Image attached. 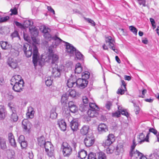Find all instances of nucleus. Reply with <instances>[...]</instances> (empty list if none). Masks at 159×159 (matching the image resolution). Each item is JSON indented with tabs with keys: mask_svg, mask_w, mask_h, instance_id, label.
<instances>
[{
	"mask_svg": "<svg viewBox=\"0 0 159 159\" xmlns=\"http://www.w3.org/2000/svg\"><path fill=\"white\" fill-rule=\"evenodd\" d=\"M23 50L26 56L27 57H30L33 53V62L35 66L38 65H42L43 62L40 61L39 58V54L37 48L35 46L30 47L27 43L24 45Z\"/></svg>",
	"mask_w": 159,
	"mask_h": 159,
	"instance_id": "obj_1",
	"label": "nucleus"
},
{
	"mask_svg": "<svg viewBox=\"0 0 159 159\" xmlns=\"http://www.w3.org/2000/svg\"><path fill=\"white\" fill-rule=\"evenodd\" d=\"M11 84L13 85V89L16 92H20L23 89L24 82L20 75L13 76L11 80Z\"/></svg>",
	"mask_w": 159,
	"mask_h": 159,
	"instance_id": "obj_2",
	"label": "nucleus"
},
{
	"mask_svg": "<svg viewBox=\"0 0 159 159\" xmlns=\"http://www.w3.org/2000/svg\"><path fill=\"white\" fill-rule=\"evenodd\" d=\"M61 150L64 157H68L72 153V149L70 145L66 142H63L61 146Z\"/></svg>",
	"mask_w": 159,
	"mask_h": 159,
	"instance_id": "obj_3",
	"label": "nucleus"
},
{
	"mask_svg": "<svg viewBox=\"0 0 159 159\" xmlns=\"http://www.w3.org/2000/svg\"><path fill=\"white\" fill-rule=\"evenodd\" d=\"M8 106L12 112L10 117L11 120L13 122H16L18 119V117L16 113V108L13 104L11 102L9 103Z\"/></svg>",
	"mask_w": 159,
	"mask_h": 159,
	"instance_id": "obj_4",
	"label": "nucleus"
},
{
	"mask_svg": "<svg viewBox=\"0 0 159 159\" xmlns=\"http://www.w3.org/2000/svg\"><path fill=\"white\" fill-rule=\"evenodd\" d=\"M68 121L70 122V126L72 130L76 131L78 129L79 124L77 119H73L72 117L70 116H68Z\"/></svg>",
	"mask_w": 159,
	"mask_h": 159,
	"instance_id": "obj_5",
	"label": "nucleus"
},
{
	"mask_svg": "<svg viewBox=\"0 0 159 159\" xmlns=\"http://www.w3.org/2000/svg\"><path fill=\"white\" fill-rule=\"evenodd\" d=\"M43 147H44L45 151L49 157H51L53 156L54 148L50 142H46Z\"/></svg>",
	"mask_w": 159,
	"mask_h": 159,
	"instance_id": "obj_6",
	"label": "nucleus"
},
{
	"mask_svg": "<svg viewBox=\"0 0 159 159\" xmlns=\"http://www.w3.org/2000/svg\"><path fill=\"white\" fill-rule=\"evenodd\" d=\"M65 43V46L66 47V52L69 54L70 56L74 55V53L76 51V48L71 44L67 42L63 41Z\"/></svg>",
	"mask_w": 159,
	"mask_h": 159,
	"instance_id": "obj_7",
	"label": "nucleus"
},
{
	"mask_svg": "<svg viewBox=\"0 0 159 159\" xmlns=\"http://www.w3.org/2000/svg\"><path fill=\"white\" fill-rule=\"evenodd\" d=\"M149 134H146L145 132H142L139 134L137 136L138 143L141 144L145 142H148Z\"/></svg>",
	"mask_w": 159,
	"mask_h": 159,
	"instance_id": "obj_8",
	"label": "nucleus"
},
{
	"mask_svg": "<svg viewBox=\"0 0 159 159\" xmlns=\"http://www.w3.org/2000/svg\"><path fill=\"white\" fill-rule=\"evenodd\" d=\"M48 59H44V56H42V58L41 59L40 61L43 62L42 65L44 61H48L51 62L52 64L54 63L58 59V56L55 54H52V53L50 54L48 56Z\"/></svg>",
	"mask_w": 159,
	"mask_h": 159,
	"instance_id": "obj_9",
	"label": "nucleus"
},
{
	"mask_svg": "<svg viewBox=\"0 0 159 159\" xmlns=\"http://www.w3.org/2000/svg\"><path fill=\"white\" fill-rule=\"evenodd\" d=\"M22 125L23 131L26 133L29 134L32 126L31 123L28 120H24L22 121Z\"/></svg>",
	"mask_w": 159,
	"mask_h": 159,
	"instance_id": "obj_10",
	"label": "nucleus"
},
{
	"mask_svg": "<svg viewBox=\"0 0 159 159\" xmlns=\"http://www.w3.org/2000/svg\"><path fill=\"white\" fill-rule=\"evenodd\" d=\"M95 142V139L93 135H88L84 139V142L87 147L92 146Z\"/></svg>",
	"mask_w": 159,
	"mask_h": 159,
	"instance_id": "obj_11",
	"label": "nucleus"
},
{
	"mask_svg": "<svg viewBox=\"0 0 159 159\" xmlns=\"http://www.w3.org/2000/svg\"><path fill=\"white\" fill-rule=\"evenodd\" d=\"M77 86L79 88L83 89L86 87L88 84V81L82 78H79L77 80H76Z\"/></svg>",
	"mask_w": 159,
	"mask_h": 159,
	"instance_id": "obj_12",
	"label": "nucleus"
},
{
	"mask_svg": "<svg viewBox=\"0 0 159 159\" xmlns=\"http://www.w3.org/2000/svg\"><path fill=\"white\" fill-rule=\"evenodd\" d=\"M115 140L114 135L112 134H109L107 139L103 142V145L104 146H109Z\"/></svg>",
	"mask_w": 159,
	"mask_h": 159,
	"instance_id": "obj_13",
	"label": "nucleus"
},
{
	"mask_svg": "<svg viewBox=\"0 0 159 159\" xmlns=\"http://www.w3.org/2000/svg\"><path fill=\"white\" fill-rule=\"evenodd\" d=\"M76 79L75 76L70 77L67 80V85L69 88L77 86Z\"/></svg>",
	"mask_w": 159,
	"mask_h": 159,
	"instance_id": "obj_14",
	"label": "nucleus"
},
{
	"mask_svg": "<svg viewBox=\"0 0 159 159\" xmlns=\"http://www.w3.org/2000/svg\"><path fill=\"white\" fill-rule=\"evenodd\" d=\"M106 42L107 43H108L110 46V48L111 49L115 52H116V50L114 47V43L115 41L112 39L111 36H108L106 38Z\"/></svg>",
	"mask_w": 159,
	"mask_h": 159,
	"instance_id": "obj_15",
	"label": "nucleus"
},
{
	"mask_svg": "<svg viewBox=\"0 0 159 159\" xmlns=\"http://www.w3.org/2000/svg\"><path fill=\"white\" fill-rule=\"evenodd\" d=\"M8 65L11 68L15 69L17 66V62L16 59L9 57L7 61Z\"/></svg>",
	"mask_w": 159,
	"mask_h": 159,
	"instance_id": "obj_16",
	"label": "nucleus"
},
{
	"mask_svg": "<svg viewBox=\"0 0 159 159\" xmlns=\"http://www.w3.org/2000/svg\"><path fill=\"white\" fill-rule=\"evenodd\" d=\"M57 65L55 64V67L52 68L51 75L54 78L59 77L60 75V70L57 68Z\"/></svg>",
	"mask_w": 159,
	"mask_h": 159,
	"instance_id": "obj_17",
	"label": "nucleus"
},
{
	"mask_svg": "<svg viewBox=\"0 0 159 159\" xmlns=\"http://www.w3.org/2000/svg\"><path fill=\"white\" fill-rule=\"evenodd\" d=\"M57 124L62 131H65L66 130V124L64 120L59 119L57 121Z\"/></svg>",
	"mask_w": 159,
	"mask_h": 159,
	"instance_id": "obj_18",
	"label": "nucleus"
},
{
	"mask_svg": "<svg viewBox=\"0 0 159 159\" xmlns=\"http://www.w3.org/2000/svg\"><path fill=\"white\" fill-rule=\"evenodd\" d=\"M98 130L100 133H102L108 131L107 125L104 123L100 124L98 127Z\"/></svg>",
	"mask_w": 159,
	"mask_h": 159,
	"instance_id": "obj_19",
	"label": "nucleus"
},
{
	"mask_svg": "<svg viewBox=\"0 0 159 159\" xmlns=\"http://www.w3.org/2000/svg\"><path fill=\"white\" fill-rule=\"evenodd\" d=\"M8 139L11 145L13 148L16 147V143L14 139V137L11 133H10L8 134Z\"/></svg>",
	"mask_w": 159,
	"mask_h": 159,
	"instance_id": "obj_20",
	"label": "nucleus"
},
{
	"mask_svg": "<svg viewBox=\"0 0 159 159\" xmlns=\"http://www.w3.org/2000/svg\"><path fill=\"white\" fill-rule=\"evenodd\" d=\"M52 40L53 44H52V47L53 48H56L57 46H58L61 42L63 43L64 41L62 40L61 39L57 37L56 36L53 37V39Z\"/></svg>",
	"mask_w": 159,
	"mask_h": 159,
	"instance_id": "obj_21",
	"label": "nucleus"
},
{
	"mask_svg": "<svg viewBox=\"0 0 159 159\" xmlns=\"http://www.w3.org/2000/svg\"><path fill=\"white\" fill-rule=\"evenodd\" d=\"M121 86L120 88L118 89L117 93L118 94H120L122 95L124 93L125 91H126V84L124 80H121Z\"/></svg>",
	"mask_w": 159,
	"mask_h": 159,
	"instance_id": "obj_22",
	"label": "nucleus"
},
{
	"mask_svg": "<svg viewBox=\"0 0 159 159\" xmlns=\"http://www.w3.org/2000/svg\"><path fill=\"white\" fill-rule=\"evenodd\" d=\"M118 109L120 113L116 112L114 114L113 116L117 117H119L120 115V114L122 115H124L126 117H128V112L126 111L124 109H120V107H118Z\"/></svg>",
	"mask_w": 159,
	"mask_h": 159,
	"instance_id": "obj_23",
	"label": "nucleus"
},
{
	"mask_svg": "<svg viewBox=\"0 0 159 159\" xmlns=\"http://www.w3.org/2000/svg\"><path fill=\"white\" fill-rule=\"evenodd\" d=\"M98 110L89 109L88 111L87 114L91 117H96L98 115Z\"/></svg>",
	"mask_w": 159,
	"mask_h": 159,
	"instance_id": "obj_24",
	"label": "nucleus"
},
{
	"mask_svg": "<svg viewBox=\"0 0 159 159\" xmlns=\"http://www.w3.org/2000/svg\"><path fill=\"white\" fill-rule=\"evenodd\" d=\"M7 112L2 105H0V120L4 119L7 115Z\"/></svg>",
	"mask_w": 159,
	"mask_h": 159,
	"instance_id": "obj_25",
	"label": "nucleus"
},
{
	"mask_svg": "<svg viewBox=\"0 0 159 159\" xmlns=\"http://www.w3.org/2000/svg\"><path fill=\"white\" fill-rule=\"evenodd\" d=\"M0 45L3 49L7 50L11 48V45L8 42L2 41L0 42Z\"/></svg>",
	"mask_w": 159,
	"mask_h": 159,
	"instance_id": "obj_26",
	"label": "nucleus"
},
{
	"mask_svg": "<svg viewBox=\"0 0 159 159\" xmlns=\"http://www.w3.org/2000/svg\"><path fill=\"white\" fill-rule=\"evenodd\" d=\"M75 53V60H78L81 61L84 60V56L78 50H76Z\"/></svg>",
	"mask_w": 159,
	"mask_h": 159,
	"instance_id": "obj_27",
	"label": "nucleus"
},
{
	"mask_svg": "<svg viewBox=\"0 0 159 159\" xmlns=\"http://www.w3.org/2000/svg\"><path fill=\"white\" fill-rule=\"evenodd\" d=\"M34 109L31 107H29L28 108V111L26 114L27 117L28 118H32L34 117Z\"/></svg>",
	"mask_w": 159,
	"mask_h": 159,
	"instance_id": "obj_28",
	"label": "nucleus"
},
{
	"mask_svg": "<svg viewBox=\"0 0 159 159\" xmlns=\"http://www.w3.org/2000/svg\"><path fill=\"white\" fill-rule=\"evenodd\" d=\"M87 155V152L84 149H82L78 152V159H84Z\"/></svg>",
	"mask_w": 159,
	"mask_h": 159,
	"instance_id": "obj_29",
	"label": "nucleus"
},
{
	"mask_svg": "<svg viewBox=\"0 0 159 159\" xmlns=\"http://www.w3.org/2000/svg\"><path fill=\"white\" fill-rule=\"evenodd\" d=\"M56 107H53L50 111V118L52 119H55L57 117V114L56 112Z\"/></svg>",
	"mask_w": 159,
	"mask_h": 159,
	"instance_id": "obj_30",
	"label": "nucleus"
},
{
	"mask_svg": "<svg viewBox=\"0 0 159 159\" xmlns=\"http://www.w3.org/2000/svg\"><path fill=\"white\" fill-rule=\"evenodd\" d=\"M116 155H118L124 152L123 145L121 144H119L116 147Z\"/></svg>",
	"mask_w": 159,
	"mask_h": 159,
	"instance_id": "obj_31",
	"label": "nucleus"
},
{
	"mask_svg": "<svg viewBox=\"0 0 159 159\" xmlns=\"http://www.w3.org/2000/svg\"><path fill=\"white\" fill-rule=\"evenodd\" d=\"M142 154V153L139 152L137 150L135 152L133 150H131V152L130 153V156L131 157H134L135 158H137L138 157H140Z\"/></svg>",
	"mask_w": 159,
	"mask_h": 159,
	"instance_id": "obj_32",
	"label": "nucleus"
},
{
	"mask_svg": "<svg viewBox=\"0 0 159 159\" xmlns=\"http://www.w3.org/2000/svg\"><path fill=\"white\" fill-rule=\"evenodd\" d=\"M29 30L32 35V37H36L38 35V30L35 28L29 27Z\"/></svg>",
	"mask_w": 159,
	"mask_h": 159,
	"instance_id": "obj_33",
	"label": "nucleus"
},
{
	"mask_svg": "<svg viewBox=\"0 0 159 159\" xmlns=\"http://www.w3.org/2000/svg\"><path fill=\"white\" fill-rule=\"evenodd\" d=\"M89 127L88 125H84L80 129V133L82 135H85L88 132Z\"/></svg>",
	"mask_w": 159,
	"mask_h": 159,
	"instance_id": "obj_34",
	"label": "nucleus"
},
{
	"mask_svg": "<svg viewBox=\"0 0 159 159\" xmlns=\"http://www.w3.org/2000/svg\"><path fill=\"white\" fill-rule=\"evenodd\" d=\"M82 71V67L80 63H77L75 66V73L79 74Z\"/></svg>",
	"mask_w": 159,
	"mask_h": 159,
	"instance_id": "obj_35",
	"label": "nucleus"
},
{
	"mask_svg": "<svg viewBox=\"0 0 159 159\" xmlns=\"http://www.w3.org/2000/svg\"><path fill=\"white\" fill-rule=\"evenodd\" d=\"M7 147L6 140L3 138L0 139V148L2 149H4Z\"/></svg>",
	"mask_w": 159,
	"mask_h": 159,
	"instance_id": "obj_36",
	"label": "nucleus"
},
{
	"mask_svg": "<svg viewBox=\"0 0 159 159\" xmlns=\"http://www.w3.org/2000/svg\"><path fill=\"white\" fill-rule=\"evenodd\" d=\"M40 30L44 34L47 33H49L51 31V30L44 25L41 26L40 27Z\"/></svg>",
	"mask_w": 159,
	"mask_h": 159,
	"instance_id": "obj_37",
	"label": "nucleus"
},
{
	"mask_svg": "<svg viewBox=\"0 0 159 159\" xmlns=\"http://www.w3.org/2000/svg\"><path fill=\"white\" fill-rule=\"evenodd\" d=\"M150 159H159V151L156 150L150 156Z\"/></svg>",
	"mask_w": 159,
	"mask_h": 159,
	"instance_id": "obj_38",
	"label": "nucleus"
},
{
	"mask_svg": "<svg viewBox=\"0 0 159 159\" xmlns=\"http://www.w3.org/2000/svg\"><path fill=\"white\" fill-rule=\"evenodd\" d=\"M39 144L41 147H43L46 142H45V139L43 136H42L38 138Z\"/></svg>",
	"mask_w": 159,
	"mask_h": 159,
	"instance_id": "obj_39",
	"label": "nucleus"
},
{
	"mask_svg": "<svg viewBox=\"0 0 159 159\" xmlns=\"http://www.w3.org/2000/svg\"><path fill=\"white\" fill-rule=\"evenodd\" d=\"M68 93H64L61 96V102L62 103H66L68 100Z\"/></svg>",
	"mask_w": 159,
	"mask_h": 159,
	"instance_id": "obj_40",
	"label": "nucleus"
},
{
	"mask_svg": "<svg viewBox=\"0 0 159 159\" xmlns=\"http://www.w3.org/2000/svg\"><path fill=\"white\" fill-rule=\"evenodd\" d=\"M10 53L13 56L16 57L19 55V52L18 50L12 48L11 50Z\"/></svg>",
	"mask_w": 159,
	"mask_h": 159,
	"instance_id": "obj_41",
	"label": "nucleus"
},
{
	"mask_svg": "<svg viewBox=\"0 0 159 159\" xmlns=\"http://www.w3.org/2000/svg\"><path fill=\"white\" fill-rule=\"evenodd\" d=\"M89 106L90 109L99 110V108L95 103L89 102Z\"/></svg>",
	"mask_w": 159,
	"mask_h": 159,
	"instance_id": "obj_42",
	"label": "nucleus"
},
{
	"mask_svg": "<svg viewBox=\"0 0 159 159\" xmlns=\"http://www.w3.org/2000/svg\"><path fill=\"white\" fill-rule=\"evenodd\" d=\"M68 95L72 98L75 97L77 94L76 91L74 90L69 89L68 92Z\"/></svg>",
	"mask_w": 159,
	"mask_h": 159,
	"instance_id": "obj_43",
	"label": "nucleus"
},
{
	"mask_svg": "<svg viewBox=\"0 0 159 159\" xmlns=\"http://www.w3.org/2000/svg\"><path fill=\"white\" fill-rule=\"evenodd\" d=\"M98 159H107L105 154L102 152H99L98 153Z\"/></svg>",
	"mask_w": 159,
	"mask_h": 159,
	"instance_id": "obj_44",
	"label": "nucleus"
},
{
	"mask_svg": "<svg viewBox=\"0 0 159 159\" xmlns=\"http://www.w3.org/2000/svg\"><path fill=\"white\" fill-rule=\"evenodd\" d=\"M43 36L45 39L47 40L52 41L53 39V37H52L49 33H47L44 34Z\"/></svg>",
	"mask_w": 159,
	"mask_h": 159,
	"instance_id": "obj_45",
	"label": "nucleus"
},
{
	"mask_svg": "<svg viewBox=\"0 0 159 159\" xmlns=\"http://www.w3.org/2000/svg\"><path fill=\"white\" fill-rule=\"evenodd\" d=\"M89 77V74L88 72L85 71L83 73L82 75V79H85L87 80L88 79Z\"/></svg>",
	"mask_w": 159,
	"mask_h": 159,
	"instance_id": "obj_46",
	"label": "nucleus"
},
{
	"mask_svg": "<svg viewBox=\"0 0 159 159\" xmlns=\"http://www.w3.org/2000/svg\"><path fill=\"white\" fill-rule=\"evenodd\" d=\"M24 24L26 27H28L29 26H32L33 24V22L31 20H26L24 22Z\"/></svg>",
	"mask_w": 159,
	"mask_h": 159,
	"instance_id": "obj_47",
	"label": "nucleus"
},
{
	"mask_svg": "<svg viewBox=\"0 0 159 159\" xmlns=\"http://www.w3.org/2000/svg\"><path fill=\"white\" fill-rule=\"evenodd\" d=\"M114 147L113 146H110L106 149L107 153L108 154H111L113 152Z\"/></svg>",
	"mask_w": 159,
	"mask_h": 159,
	"instance_id": "obj_48",
	"label": "nucleus"
},
{
	"mask_svg": "<svg viewBox=\"0 0 159 159\" xmlns=\"http://www.w3.org/2000/svg\"><path fill=\"white\" fill-rule=\"evenodd\" d=\"M52 80L50 77L46 78L45 81V84L47 86H50L52 85Z\"/></svg>",
	"mask_w": 159,
	"mask_h": 159,
	"instance_id": "obj_49",
	"label": "nucleus"
},
{
	"mask_svg": "<svg viewBox=\"0 0 159 159\" xmlns=\"http://www.w3.org/2000/svg\"><path fill=\"white\" fill-rule=\"evenodd\" d=\"M69 109L70 111L73 113H76L78 110V108L77 107L76 105L72 107H71Z\"/></svg>",
	"mask_w": 159,
	"mask_h": 159,
	"instance_id": "obj_50",
	"label": "nucleus"
},
{
	"mask_svg": "<svg viewBox=\"0 0 159 159\" xmlns=\"http://www.w3.org/2000/svg\"><path fill=\"white\" fill-rule=\"evenodd\" d=\"M129 29L134 34L136 35L137 33V30L136 28L133 26H131L129 27Z\"/></svg>",
	"mask_w": 159,
	"mask_h": 159,
	"instance_id": "obj_51",
	"label": "nucleus"
},
{
	"mask_svg": "<svg viewBox=\"0 0 159 159\" xmlns=\"http://www.w3.org/2000/svg\"><path fill=\"white\" fill-rule=\"evenodd\" d=\"M20 143L22 148H25L27 145V142L25 140L20 142Z\"/></svg>",
	"mask_w": 159,
	"mask_h": 159,
	"instance_id": "obj_52",
	"label": "nucleus"
},
{
	"mask_svg": "<svg viewBox=\"0 0 159 159\" xmlns=\"http://www.w3.org/2000/svg\"><path fill=\"white\" fill-rule=\"evenodd\" d=\"M88 159H97L95 154L93 153H90L88 156Z\"/></svg>",
	"mask_w": 159,
	"mask_h": 159,
	"instance_id": "obj_53",
	"label": "nucleus"
},
{
	"mask_svg": "<svg viewBox=\"0 0 159 159\" xmlns=\"http://www.w3.org/2000/svg\"><path fill=\"white\" fill-rule=\"evenodd\" d=\"M10 11L11 12V13L10 14L11 15H16L17 13V10L16 7L14 8L13 9H11Z\"/></svg>",
	"mask_w": 159,
	"mask_h": 159,
	"instance_id": "obj_54",
	"label": "nucleus"
},
{
	"mask_svg": "<svg viewBox=\"0 0 159 159\" xmlns=\"http://www.w3.org/2000/svg\"><path fill=\"white\" fill-rule=\"evenodd\" d=\"M25 138L23 135H20L18 138V141L20 143L21 142L25 141Z\"/></svg>",
	"mask_w": 159,
	"mask_h": 159,
	"instance_id": "obj_55",
	"label": "nucleus"
},
{
	"mask_svg": "<svg viewBox=\"0 0 159 159\" xmlns=\"http://www.w3.org/2000/svg\"><path fill=\"white\" fill-rule=\"evenodd\" d=\"M112 106V103L111 102H107L105 105L106 108L108 110H110L111 107Z\"/></svg>",
	"mask_w": 159,
	"mask_h": 159,
	"instance_id": "obj_56",
	"label": "nucleus"
},
{
	"mask_svg": "<svg viewBox=\"0 0 159 159\" xmlns=\"http://www.w3.org/2000/svg\"><path fill=\"white\" fill-rule=\"evenodd\" d=\"M85 20L89 23H90L93 26H94L95 25L94 22L91 19L89 18H85Z\"/></svg>",
	"mask_w": 159,
	"mask_h": 159,
	"instance_id": "obj_57",
	"label": "nucleus"
},
{
	"mask_svg": "<svg viewBox=\"0 0 159 159\" xmlns=\"http://www.w3.org/2000/svg\"><path fill=\"white\" fill-rule=\"evenodd\" d=\"M83 102L84 104H87L89 102L88 98L86 96H83Z\"/></svg>",
	"mask_w": 159,
	"mask_h": 159,
	"instance_id": "obj_58",
	"label": "nucleus"
},
{
	"mask_svg": "<svg viewBox=\"0 0 159 159\" xmlns=\"http://www.w3.org/2000/svg\"><path fill=\"white\" fill-rule=\"evenodd\" d=\"M72 145L75 149L77 146V142L76 140L73 139L72 142Z\"/></svg>",
	"mask_w": 159,
	"mask_h": 159,
	"instance_id": "obj_59",
	"label": "nucleus"
},
{
	"mask_svg": "<svg viewBox=\"0 0 159 159\" xmlns=\"http://www.w3.org/2000/svg\"><path fill=\"white\" fill-rule=\"evenodd\" d=\"M9 17L8 16H6L4 17H2L1 22L7 21L9 19Z\"/></svg>",
	"mask_w": 159,
	"mask_h": 159,
	"instance_id": "obj_60",
	"label": "nucleus"
},
{
	"mask_svg": "<svg viewBox=\"0 0 159 159\" xmlns=\"http://www.w3.org/2000/svg\"><path fill=\"white\" fill-rule=\"evenodd\" d=\"M24 39L27 42H29L30 41V37L26 34H24Z\"/></svg>",
	"mask_w": 159,
	"mask_h": 159,
	"instance_id": "obj_61",
	"label": "nucleus"
},
{
	"mask_svg": "<svg viewBox=\"0 0 159 159\" xmlns=\"http://www.w3.org/2000/svg\"><path fill=\"white\" fill-rule=\"evenodd\" d=\"M149 131L150 132H152L155 135L157 134V131L156 129L153 128L150 129Z\"/></svg>",
	"mask_w": 159,
	"mask_h": 159,
	"instance_id": "obj_62",
	"label": "nucleus"
},
{
	"mask_svg": "<svg viewBox=\"0 0 159 159\" xmlns=\"http://www.w3.org/2000/svg\"><path fill=\"white\" fill-rule=\"evenodd\" d=\"M18 35V32L16 31H15L11 34V36L12 38H13L17 37Z\"/></svg>",
	"mask_w": 159,
	"mask_h": 159,
	"instance_id": "obj_63",
	"label": "nucleus"
},
{
	"mask_svg": "<svg viewBox=\"0 0 159 159\" xmlns=\"http://www.w3.org/2000/svg\"><path fill=\"white\" fill-rule=\"evenodd\" d=\"M68 105L69 108L70 109L71 107L75 105L72 101H70L68 103Z\"/></svg>",
	"mask_w": 159,
	"mask_h": 159,
	"instance_id": "obj_64",
	"label": "nucleus"
}]
</instances>
